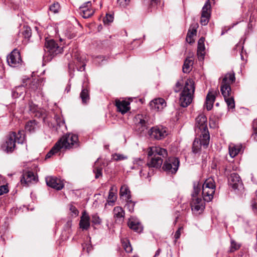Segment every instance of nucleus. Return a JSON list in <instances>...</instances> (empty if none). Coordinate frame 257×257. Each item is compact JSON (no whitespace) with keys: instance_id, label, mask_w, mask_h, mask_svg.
Returning a JSON list of instances; mask_svg holds the SVG:
<instances>
[{"instance_id":"obj_4","label":"nucleus","mask_w":257,"mask_h":257,"mask_svg":"<svg viewBox=\"0 0 257 257\" xmlns=\"http://www.w3.org/2000/svg\"><path fill=\"white\" fill-rule=\"evenodd\" d=\"M24 141L25 134L23 131H19L18 134L12 132L8 135L6 142L2 145V148L7 153H11L15 149L16 142L23 144Z\"/></svg>"},{"instance_id":"obj_14","label":"nucleus","mask_w":257,"mask_h":257,"mask_svg":"<svg viewBox=\"0 0 257 257\" xmlns=\"http://www.w3.org/2000/svg\"><path fill=\"white\" fill-rule=\"evenodd\" d=\"M219 94L218 89H210L207 93L206 98V101L204 107H206L207 110H210L213 105L216 96Z\"/></svg>"},{"instance_id":"obj_2","label":"nucleus","mask_w":257,"mask_h":257,"mask_svg":"<svg viewBox=\"0 0 257 257\" xmlns=\"http://www.w3.org/2000/svg\"><path fill=\"white\" fill-rule=\"evenodd\" d=\"M148 156L150 158L147 165L141 168L139 171L141 178H150L154 173L155 169L160 168L163 163V159L168 156L167 150L160 147L154 146L148 148Z\"/></svg>"},{"instance_id":"obj_1","label":"nucleus","mask_w":257,"mask_h":257,"mask_svg":"<svg viewBox=\"0 0 257 257\" xmlns=\"http://www.w3.org/2000/svg\"><path fill=\"white\" fill-rule=\"evenodd\" d=\"M201 189L204 201L208 202L211 201L215 190L214 180L209 178L205 180L203 184L199 181L194 182L193 190L191 194V207L192 211L196 214H200L205 208L203 201L199 196Z\"/></svg>"},{"instance_id":"obj_22","label":"nucleus","mask_w":257,"mask_h":257,"mask_svg":"<svg viewBox=\"0 0 257 257\" xmlns=\"http://www.w3.org/2000/svg\"><path fill=\"white\" fill-rule=\"evenodd\" d=\"M113 217L116 221L122 222L124 218L125 212L122 207L116 206L113 209Z\"/></svg>"},{"instance_id":"obj_52","label":"nucleus","mask_w":257,"mask_h":257,"mask_svg":"<svg viewBox=\"0 0 257 257\" xmlns=\"http://www.w3.org/2000/svg\"><path fill=\"white\" fill-rule=\"evenodd\" d=\"M9 192L7 186L2 185L0 186V196Z\"/></svg>"},{"instance_id":"obj_11","label":"nucleus","mask_w":257,"mask_h":257,"mask_svg":"<svg viewBox=\"0 0 257 257\" xmlns=\"http://www.w3.org/2000/svg\"><path fill=\"white\" fill-rule=\"evenodd\" d=\"M149 135L157 140L164 139L168 135L167 128L162 125L152 127L149 131Z\"/></svg>"},{"instance_id":"obj_54","label":"nucleus","mask_w":257,"mask_h":257,"mask_svg":"<svg viewBox=\"0 0 257 257\" xmlns=\"http://www.w3.org/2000/svg\"><path fill=\"white\" fill-rule=\"evenodd\" d=\"M182 230H183V227L181 226L176 231V232H175V235H174V237L176 239H178V238H179V237H180V235H181V231Z\"/></svg>"},{"instance_id":"obj_31","label":"nucleus","mask_w":257,"mask_h":257,"mask_svg":"<svg viewBox=\"0 0 257 257\" xmlns=\"http://www.w3.org/2000/svg\"><path fill=\"white\" fill-rule=\"evenodd\" d=\"M79 13L83 18L87 19L92 16L94 12L92 9L86 8L85 6H80L79 7Z\"/></svg>"},{"instance_id":"obj_37","label":"nucleus","mask_w":257,"mask_h":257,"mask_svg":"<svg viewBox=\"0 0 257 257\" xmlns=\"http://www.w3.org/2000/svg\"><path fill=\"white\" fill-rule=\"evenodd\" d=\"M185 81L184 82L182 79L179 80L176 83L175 86L174 88V91L175 92H178L185 85Z\"/></svg>"},{"instance_id":"obj_44","label":"nucleus","mask_w":257,"mask_h":257,"mask_svg":"<svg viewBox=\"0 0 257 257\" xmlns=\"http://www.w3.org/2000/svg\"><path fill=\"white\" fill-rule=\"evenodd\" d=\"M92 222L95 225H99L101 223V219L98 216L97 213L94 214L91 216Z\"/></svg>"},{"instance_id":"obj_6","label":"nucleus","mask_w":257,"mask_h":257,"mask_svg":"<svg viewBox=\"0 0 257 257\" xmlns=\"http://www.w3.org/2000/svg\"><path fill=\"white\" fill-rule=\"evenodd\" d=\"M64 46L58 44L53 39L46 40L45 44L44 59L50 61L56 55L62 53Z\"/></svg>"},{"instance_id":"obj_60","label":"nucleus","mask_w":257,"mask_h":257,"mask_svg":"<svg viewBox=\"0 0 257 257\" xmlns=\"http://www.w3.org/2000/svg\"><path fill=\"white\" fill-rule=\"evenodd\" d=\"M70 90V85H68L67 87L65 88V91H67V92H69Z\"/></svg>"},{"instance_id":"obj_58","label":"nucleus","mask_w":257,"mask_h":257,"mask_svg":"<svg viewBox=\"0 0 257 257\" xmlns=\"http://www.w3.org/2000/svg\"><path fill=\"white\" fill-rule=\"evenodd\" d=\"M91 6V2H87L86 3H85L83 4L81 6H85L86 8H88L89 6Z\"/></svg>"},{"instance_id":"obj_27","label":"nucleus","mask_w":257,"mask_h":257,"mask_svg":"<svg viewBox=\"0 0 257 257\" xmlns=\"http://www.w3.org/2000/svg\"><path fill=\"white\" fill-rule=\"evenodd\" d=\"M39 123L36 120L33 119L28 121L25 125V130L30 133L35 132L39 128Z\"/></svg>"},{"instance_id":"obj_55","label":"nucleus","mask_w":257,"mask_h":257,"mask_svg":"<svg viewBox=\"0 0 257 257\" xmlns=\"http://www.w3.org/2000/svg\"><path fill=\"white\" fill-rule=\"evenodd\" d=\"M70 210L75 215H77L78 214V211L75 206L71 205L70 207Z\"/></svg>"},{"instance_id":"obj_32","label":"nucleus","mask_w":257,"mask_h":257,"mask_svg":"<svg viewBox=\"0 0 257 257\" xmlns=\"http://www.w3.org/2000/svg\"><path fill=\"white\" fill-rule=\"evenodd\" d=\"M60 142H57L51 150L47 154L46 159H48L51 157L53 155L58 152L61 149L59 146Z\"/></svg>"},{"instance_id":"obj_42","label":"nucleus","mask_w":257,"mask_h":257,"mask_svg":"<svg viewBox=\"0 0 257 257\" xmlns=\"http://www.w3.org/2000/svg\"><path fill=\"white\" fill-rule=\"evenodd\" d=\"M127 158V156L122 154L115 153L112 155V159L116 161H119L125 160Z\"/></svg>"},{"instance_id":"obj_46","label":"nucleus","mask_w":257,"mask_h":257,"mask_svg":"<svg viewBox=\"0 0 257 257\" xmlns=\"http://www.w3.org/2000/svg\"><path fill=\"white\" fill-rule=\"evenodd\" d=\"M22 35L25 38H29L31 36V30L30 27H27L22 32Z\"/></svg>"},{"instance_id":"obj_38","label":"nucleus","mask_w":257,"mask_h":257,"mask_svg":"<svg viewBox=\"0 0 257 257\" xmlns=\"http://www.w3.org/2000/svg\"><path fill=\"white\" fill-rule=\"evenodd\" d=\"M224 100L230 109H233L235 107V102L233 97L232 96L224 98Z\"/></svg>"},{"instance_id":"obj_41","label":"nucleus","mask_w":257,"mask_h":257,"mask_svg":"<svg viewBox=\"0 0 257 257\" xmlns=\"http://www.w3.org/2000/svg\"><path fill=\"white\" fill-rule=\"evenodd\" d=\"M196 34V30L195 29H193L192 30H189L188 32L187 33V35L186 38V40L187 42L189 43H192V37L194 35H195Z\"/></svg>"},{"instance_id":"obj_43","label":"nucleus","mask_w":257,"mask_h":257,"mask_svg":"<svg viewBox=\"0 0 257 257\" xmlns=\"http://www.w3.org/2000/svg\"><path fill=\"white\" fill-rule=\"evenodd\" d=\"M29 110L32 114L34 113L36 111L40 108L37 105L34 104L32 101H30L29 102Z\"/></svg>"},{"instance_id":"obj_56","label":"nucleus","mask_w":257,"mask_h":257,"mask_svg":"<svg viewBox=\"0 0 257 257\" xmlns=\"http://www.w3.org/2000/svg\"><path fill=\"white\" fill-rule=\"evenodd\" d=\"M251 138L257 142V130H254L253 133L251 135Z\"/></svg>"},{"instance_id":"obj_7","label":"nucleus","mask_w":257,"mask_h":257,"mask_svg":"<svg viewBox=\"0 0 257 257\" xmlns=\"http://www.w3.org/2000/svg\"><path fill=\"white\" fill-rule=\"evenodd\" d=\"M57 142H60L61 149L76 148L79 147L78 136L73 133H68L63 136Z\"/></svg>"},{"instance_id":"obj_5","label":"nucleus","mask_w":257,"mask_h":257,"mask_svg":"<svg viewBox=\"0 0 257 257\" xmlns=\"http://www.w3.org/2000/svg\"><path fill=\"white\" fill-rule=\"evenodd\" d=\"M194 90L193 81L190 79L186 80L183 89L180 94L179 103L182 107H186L191 103Z\"/></svg>"},{"instance_id":"obj_12","label":"nucleus","mask_w":257,"mask_h":257,"mask_svg":"<svg viewBox=\"0 0 257 257\" xmlns=\"http://www.w3.org/2000/svg\"><path fill=\"white\" fill-rule=\"evenodd\" d=\"M7 62L9 66L12 67H17L20 66L22 63L20 52L17 49H15L7 56Z\"/></svg>"},{"instance_id":"obj_16","label":"nucleus","mask_w":257,"mask_h":257,"mask_svg":"<svg viewBox=\"0 0 257 257\" xmlns=\"http://www.w3.org/2000/svg\"><path fill=\"white\" fill-rule=\"evenodd\" d=\"M47 185L54 189L58 190L62 189L64 187L63 182L57 177L53 176H48L45 178Z\"/></svg>"},{"instance_id":"obj_64","label":"nucleus","mask_w":257,"mask_h":257,"mask_svg":"<svg viewBox=\"0 0 257 257\" xmlns=\"http://www.w3.org/2000/svg\"><path fill=\"white\" fill-rule=\"evenodd\" d=\"M102 57H102V56H98V57L96 58V59H101V58H102Z\"/></svg>"},{"instance_id":"obj_36","label":"nucleus","mask_w":257,"mask_h":257,"mask_svg":"<svg viewBox=\"0 0 257 257\" xmlns=\"http://www.w3.org/2000/svg\"><path fill=\"white\" fill-rule=\"evenodd\" d=\"M102 168L101 166H97V162H95L93 168V172L95 174V178L98 179L99 177L102 176Z\"/></svg>"},{"instance_id":"obj_40","label":"nucleus","mask_w":257,"mask_h":257,"mask_svg":"<svg viewBox=\"0 0 257 257\" xmlns=\"http://www.w3.org/2000/svg\"><path fill=\"white\" fill-rule=\"evenodd\" d=\"M126 203L125 204V207L128 210L129 212L132 213L134 210V207L136 204V202H134L132 200V198L126 200Z\"/></svg>"},{"instance_id":"obj_63","label":"nucleus","mask_w":257,"mask_h":257,"mask_svg":"<svg viewBox=\"0 0 257 257\" xmlns=\"http://www.w3.org/2000/svg\"><path fill=\"white\" fill-rule=\"evenodd\" d=\"M159 252H160V250H158L156 252V255H157L158 254H159Z\"/></svg>"},{"instance_id":"obj_47","label":"nucleus","mask_w":257,"mask_h":257,"mask_svg":"<svg viewBox=\"0 0 257 257\" xmlns=\"http://www.w3.org/2000/svg\"><path fill=\"white\" fill-rule=\"evenodd\" d=\"M33 115H34L35 117L38 118L42 117L43 118H44L45 114L44 110L40 108L34 113H33Z\"/></svg>"},{"instance_id":"obj_45","label":"nucleus","mask_w":257,"mask_h":257,"mask_svg":"<svg viewBox=\"0 0 257 257\" xmlns=\"http://www.w3.org/2000/svg\"><path fill=\"white\" fill-rule=\"evenodd\" d=\"M123 247L126 252H131L132 251V247L128 240L122 242Z\"/></svg>"},{"instance_id":"obj_49","label":"nucleus","mask_w":257,"mask_h":257,"mask_svg":"<svg viewBox=\"0 0 257 257\" xmlns=\"http://www.w3.org/2000/svg\"><path fill=\"white\" fill-rule=\"evenodd\" d=\"M239 247H240L239 244L236 243L234 240H231L230 248V252H233L235 250L238 249Z\"/></svg>"},{"instance_id":"obj_35","label":"nucleus","mask_w":257,"mask_h":257,"mask_svg":"<svg viewBox=\"0 0 257 257\" xmlns=\"http://www.w3.org/2000/svg\"><path fill=\"white\" fill-rule=\"evenodd\" d=\"M113 187H111L109 191V194L107 200V203L109 205H112L116 200V196L114 192L112 191Z\"/></svg>"},{"instance_id":"obj_10","label":"nucleus","mask_w":257,"mask_h":257,"mask_svg":"<svg viewBox=\"0 0 257 257\" xmlns=\"http://www.w3.org/2000/svg\"><path fill=\"white\" fill-rule=\"evenodd\" d=\"M179 165L180 161L178 158L170 157L164 162L163 169L168 173L175 174Z\"/></svg>"},{"instance_id":"obj_30","label":"nucleus","mask_w":257,"mask_h":257,"mask_svg":"<svg viewBox=\"0 0 257 257\" xmlns=\"http://www.w3.org/2000/svg\"><path fill=\"white\" fill-rule=\"evenodd\" d=\"M129 227L137 232H140L143 230L141 224L138 221L133 219H130L128 222Z\"/></svg>"},{"instance_id":"obj_62","label":"nucleus","mask_w":257,"mask_h":257,"mask_svg":"<svg viewBox=\"0 0 257 257\" xmlns=\"http://www.w3.org/2000/svg\"><path fill=\"white\" fill-rule=\"evenodd\" d=\"M242 51H241V53H240V57H241V59L242 60H243V59H244V58H243V55H242Z\"/></svg>"},{"instance_id":"obj_61","label":"nucleus","mask_w":257,"mask_h":257,"mask_svg":"<svg viewBox=\"0 0 257 257\" xmlns=\"http://www.w3.org/2000/svg\"><path fill=\"white\" fill-rule=\"evenodd\" d=\"M57 122H58V124L60 126H61V125L62 124H64V120H62L61 122H58V121H57Z\"/></svg>"},{"instance_id":"obj_33","label":"nucleus","mask_w":257,"mask_h":257,"mask_svg":"<svg viewBox=\"0 0 257 257\" xmlns=\"http://www.w3.org/2000/svg\"><path fill=\"white\" fill-rule=\"evenodd\" d=\"M193 62L192 59H191L190 58H187L185 60L184 65L183 66L182 70H183V72L186 73H189L191 70L190 67H191V66H192L193 65Z\"/></svg>"},{"instance_id":"obj_53","label":"nucleus","mask_w":257,"mask_h":257,"mask_svg":"<svg viewBox=\"0 0 257 257\" xmlns=\"http://www.w3.org/2000/svg\"><path fill=\"white\" fill-rule=\"evenodd\" d=\"M83 248L84 250H86L87 253H89L92 248V246L90 244H85V245H82Z\"/></svg>"},{"instance_id":"obj_9","label":"nucleus","mask_w":257,"mask_h":257,"mask_svg":"<svg viewBox=\"0 0 257 257\" xmlns=\"http://www.w3.org/2000/svg\"><path fill=\"white\" fill-rule=\"evenodd\" d=\"M149 117L147 114H138L134 118V127L138 134H141L147 129Z\"/></svg>"},{"instance_id":"obj_28","label":"nucleus","mask_w":257,"mask_h":257,"mask_svg":"<svg viewBox=\"0 0 257 257\" xmlns=\"http://www.w3.org/2000/svg\"><path fill=\"white\" fill-rule=\"evenodd\" d=\"M147 165L145 161L140 158H135L133 159V165L131 166V169L133 170H138L139 171L141 168Z\"/></svg>"},{"instance_id":"obj_26","label":"nucleus","mask_w":257,"mask_h":257,"mask_svg":"<svg viewBox=\"0 0 257 257\" xmlns=\"http://www.w3.org/2000/svg\"><path fill=\"white\" fill-rule=\"evenodd\" d=\"M23 84L16 87L12 90V95L13 98L21 96L26 91L25 80L23 79Z\"/></svg>"},{"instance_id":"obj_57","label":"nucleus","mask_w":257,"mask_h":257,"mask_svg":"<svg viewBox=\"0 0 257 257\" xmlns=\"http://www.w3.org/2000/svg\"><path fill=\"white\" fill-rule=\"evenodd\" d=\"M253 131L257 130V119L253 121Z\"/></svg>"},{"instance_id":"obj_8","label":"nucleus","mask_w":257,"mask_h":257,"mask_svg":"<svg viewBox=\"0 0 257 257\" xmlns=\"http://www.w3.org/2000/svg\"><path fill=\"white\" fill-rule=\"evenodd\" d=\"M235 74L233 72L226 73L223 77L220 86V90L224 98L231 96L230 84L235 81Z\"/></svg>"},{"instance_id":"obj_29","label":"nucleus","mask_w":257,"mask_h":257,"mask_svg":"<svg viewBox=\"0 0 257 257\" xmlns=\"http://www.w3.org/2000/svg\"><path fill=\"white\" fill-rule=\"evenodd\" d=\"M119 195L125 200L132 198L131 191L127 185L125 184L122 185L120 189Z\"/></svg>"},{"instance_id":"obj_20","label":"nucleus","mask_w":257,"mask_h":257,"mask_svg":"<svg viewBox=\"0 0 257 257\" xmlns=\"http://www.w3.org/2000/svg\"><path fill=\"white\" fill-rule=\"evenodd\" d=\"M25 85L27 89L30 91H35L41 89V84L38 80L27 78L25 80Z\"/></svg>"},{"instance_id":"obj_19","label":"nucleus","mask_w":257,"mask_h":257,"mask_svg":"<svg viewBox=\"0 0 257 257\" xmlns=\"http://www.w3.org/2000/svg\"><path fill=\"white\" fill-rule=\"evenodd\" d=\"M130 103L127 101H120L119 100H115V106L117 108V110L122 114H124L130 110Z\"/></svg>"},{"instance_id":"obj_17","label":"nucleus","mask_w":257,"mask_h":257,"mask_svg":"<svg viewBox=\"0 0 257 257\" xmlns=\"http://www.w3.org/2000/svg\"><path fill=\"white\" fill-rule=\"evenodd\" d=\"M150 106L152 110L161 111L166 106V103L163 98H158L152 100Z\"/></svg>"},{"instance_id":"obj_3","label":"nucleus","mask_w":257,"mask_h":257,"mask_svg":"<svg viewBox=\"0 0 257 257\" xmlns=\"http://www.w3.org/2000/svg\"><path fill=\"white\" fill-rule=\"evenodd\" d=\"M195 131L196 137L193 143L192 151L197 154L200 151L202 147L207 148L210 141L207 118L204 114H200L196 118Z\"/></svg>"},{"instance_id":"obj_50","label":"nucleus","mask_w":257,"mask_h":257,"mask_svg":"<svg viewBox=\"0 0 257 257\" xmlns=\"http://www.w3.org/2000/svg\"><path fill=\"white\" fill-rule=\"evenodd\" d=\"M59 9V5L58 3H54L50 7V10L54 13H58Z\"/></svg>"},{"instance_id":"obj_24","label":"nucleus","mask_w":257,"mask_h":257,"mask_svg":"<svg viewBox=\"0 0 257 257\" xmlns=\"http://www.w3.org/2000/svg\"><path fill=\"white\" fill-rule=\"evenodd\" d=\"M228 149L230 156L231 158H234L242 151V146L241 144H231L229 146Z\"/></svg>"},{"instance_id":"obj_15","label":"nucleus","mask_w":257,"mask_h":257,"mask_svg":"<svg viewBox=\"0 0 257 257\" xmlns=\"http://www.w3.org/2000/svg\"><path fill=\"white\" fill-rule=\"evenodd\" d=\"M210 3L209 2V0H208L206 2L202 10V14L200 22L203 26L207 25L209 22V18L210 17Z\"/></svg>"},{"instance_id":"obj_39","label":"nucleus","mask_w":257,"mask_h":257,"mask_svg":"<svg viewBox=\"0 0 257 257\" xmlns=\"http://www.w3.org/2000/svg\"><path fill=\"white\" fill-rule=\"evenodd\" d=\"M160 0H144L145 5H148L149 10L151 8L155 9Z\"/></svg>"},{"instance_id":"obj_59","label":"nucleus","mask_w":257,"mask_h":257,"mask_svg":"<svg viewBox=\"0 0 257 257\" xmlns=\"http://www.w3.org/2000/svg\"><path fill=\"white\" fill-rule=\"evenodd\" d=\"M251 28H252L251 24H248V30H247L248 34L249 33V31H250V32L252 31Z\"/></svg>"},{"instance_id":"obj_18","label":"nucleus","mask_w":257,"mask_h":257,"mask_svg":"<svg viewBox=\"0 0 257 257\" xmlns=\"http://www.w3.org/2000/svg\"><path fill=\"white\" fill-rule=\"evenodd\" d=\"M90 217L86 211H83L79 222L80 228L83 230H87L90 227Z\"/></svg>"},{"instance_id":"obj_25","label":"nucleus","mask_w":257,"mask_h":257,"mask_svg":"<svg viewBox=\"0 0 257 257\" xmlns=\"http://www.w3.org/2000/svg\"><path fill=\"white\" fill-rule=\"evenodd\" d=\"M36 177L35 176L34 173L31 171H27L24 173L23 175V177L21 179L22 183H25L28 185H29L30 183L33 181H36Z\"/></svg>"},{"instance_id":"obj_48","label":"nucleus","mask_w":257,"mask_h":257,"mask_svg":"<svg viewBox=\"0 0 257 257\" xmlns=\"http://www.w3.org/2000/svg\"><path fill=\"white\" fill-rule=\"evenodd\" d=\"M113 15L107 14L105 17L104 18L103 22L104 23H109L113 21Z\"/></svg>"},{"instance_id":"obj_34","label":"nucleus","mask_w":257,"mask_h":257,"mask_svg":"<svg viewBox=\"0 0 257 257\" xmlns=\"http://www.w3.org/2000/svg\"><path fill=\"white\" fill-rule=\"evenodd\" d=\"M77 62L76 66L78 71H81L85 69L86 66V63L85 62L84 59L81 57H77Z\"/></svg>"},{"instance_id":"obj_13","label":"nucleus","mask_w":257,"mask_h":257,"mask_svg":"<svg viewBox=\"0 0 257 257\" xmlns=\"http://www.w3.org/2000/svg\"><path fill=\"white\" fill-rule=\"evenodd\" d=\"M228 184L233 189L239 190L242 188V183L240 176L236 173H232L228 177Z\"/></svg>"},{"instance_id":"obj_23","label":"nucleus","mask_w":257,"mask_h":257,"mask_svg":"<svg viewBox=\"0 0 257 257\" xmlns=\"http://www.w3.org/2000/svg\"><path fill=\"white\" fill-rule=\"evenodd\" d=\"M80 97L83 104H87L90 99L89 88L87 85L84 86V82L82 86Z\"/></svg>"},{"instance_id":"obj_51","label":"nucleus","mask_w":257,"mask_h":257,"mask_svg":"<svg viewBox=\"0 0 257 257\" xmlns=\"http://www.w3.org/2000/svg\"><path fill=\"white\" fill-rule=\"evenodd\" d=\"M130 0H117L118 4L123 8L127 7L130 4Z\"/></svg>"},{"instance_id":"obj_21","label":"nucleus","mask_w":257,"mask_h":257,"mask_svg":"<svg viewBox=\"0 0 257 257\" xmlns=\"http://www.w3.org/2000/svg\"><path fill=\"white\" fill-rule=\"evenodd\" d=\"M204 42L205 39L203 37L200 38L198 42L197 55L200 61L203 60L205 54Z\"/></svg>"}]
</instances>
